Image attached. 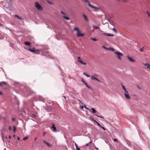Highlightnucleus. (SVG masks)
<instances>
[{
    "label": "nucleus",
    "instance_id": "1",
    "mask_svg": "<svg viewBox=\"0 0 150 150\" xmlns=\"http://www.w3.org/2000/svg\"><path fill=\"white\" fill-rule=\"evenodd\" d=\"M35 7L38 10L40 11H42L43 10L42 7L39 4L38 2H36L35 3Z\"/></svg>",
    "mask_w": 150,
    "mask_h": 150
},
{
    "label": "nucleus",
    "instance_id": "2",
    "mask_svg": "<svg viewBox=\"0 0 150 150\" xmlns=\"http://www.w3.org/2000/svg\"><path fill=\"white\" fill-rule=\"evenodd\" d=\"M114 53L117 55L116 57L119 60L121 59V57L123 56L122 54L117 51L115 52Z\"/></svg>",
    "mask_w": 150,
    "mask_h": 150
},
{
    "label": "nucleus",
    "instance_id": "3",
    "mask_svg": "<svg viewBox=\"0 0 150 150\" xmlns=\"http://www.w3.org/2000/svg\"><path fill=\"white\" fill-rule=\"evenodd\" d=\"M78 62H80V63H81V64H82L83 65H86V63L84 62L83 61H82L81 60L80 57H78Z\"/></svg>",
    "mask_w": 150,
    "mask_h": 150
},
{
    "label": "nucleus",
    "instance_id": "4",
    "mask_svg": "<svg viewBox=\"0 0 150 150\" xmlns=\"http://www.w3.org/2000/svg\"><path fill=\"white\" fill-rule=\"evenodd\" d=\"M124 95L125 98L128 100H129L131 98L129 94L128 93H125Z\"/></svg>",
    "mask_w": 150,
    "mask_h": 150
},
{
    "label": "nucleus",
    "instance_id": "5",
    "mask_svg": "<svg viewBox=\"0 0 150 150\" xmlns=\"http://www.w3.org/2000/svg\"><path fill=\"white\" fill-rule=\"evenodd\" d=\"M76 34L78 37H82L84 35V34L81 33L79 31L77 32Z\"/></svg>",
    "mask_w": 150,
    "mask_h": 150
},
{
    "label": "nucleus",
    "instance_id": "6",
    "mask_svg": "<svg viewBox=\"0 0 150 150\" xmlns=\"http://www.w3.org/2000/svg\"><path fill=\"white\" fill-rule=\"evenodd\" d=\"M52 126L51 127L52 128H53V129L52 131L54 132H57V129L56 127H55V125L54 124H52Z\"/></svg>",
    "mask_w": 150,
    "mask_h": 150
},
{
    "label": "nucleus",
    "instance_id": "7",
    "mask_svg": "<svg viewBox=\"0 0 150 150\" xmlns=\"http://www.w3.org/2000/svg\"><path fill=\"white\" fill-rule=\"evenodd\" d=\"M127 59L131 62H135V60L134 59H133L131 57H130L129 56H127Z\"/></svg>",
    "mask_w": 150,
    "mask_h": 150
},
{
    "label": "nucleus",
    "instance_id": "8",
    "mask_svg": "<svg viewBox=\"0 0 150 150\" xmlns=\"http://www.w3.org/2000/svg\"><path fill=\"white\" fill-rule=\"evenodd\" d=\"M43 142L45 144L47 145L49 147H51L52 146V145L48 143L47 142L43 140Z\"/></svg>",
    "mask_w": 150,
    "mask_h": 150
},
{
    "label": "nucleus",
    "instance_id": "9",
    "mask_svg": "<svg viewBox=\"0 0 150 150\" xmlns=\"http://www.w3.org/2000/svg\"><path fill=\"white\" fill-rule=\"evenodd\" d=\"M84 1L88 3V5L90 7H91V8H95V7L93 6H92L90 4L88 0H84Z\"/></svg>",
    "mask_w": 150,
    "mask_h": 150
},
{
    "label": "nucleus",
    "instance_id": "10",
    "mask_svg": "<svg viewBox=\"0 0 150 150\" xmlns=\"http://www.w3.org/2000/svg\"><path fill=\"white\" fill-rule=\"evenodd\" d=\"M103 35L106 36H113L114 35L113 34H111L108 33H103Z\"/></svg>",
    "mask_w": 150,
    "mask_h": 150
},
{
    "label": "nucleus",
    "instance_id": "11",
    "mask_svg": "<svg viewBox=\"0 0 150 150\" xmlns=\"http://www.w3.org/2000/svg\"><path fill=\"white\" fill-rule=\"evenodd\" d=\"M7 84L6 82L2 81L0 83V86H3L4 85H6Z\"/></svg>",
    "mask_w": 150,
    "mask_h": 150
},
{
    "label": "nucleus",
    "instance_id": "12",
    "mask_svg": "<svg viewBox=\"0 0 150 150\" xmlns=\"http://www.w3.org/2000/svg\"><path fill=\"white\" fill-rule=\"evenodd\" d=\"M91 110H92V111L91 112V113L94 114L95 113H96L97 112V111L94 108H91Z\"/></svg>",
    "mask_w": 150,
    "mask_h": 150
},
{
    "label": "nucleus",
    "instance_id": "13",
    "mask_svg": "<svg viewBox=\"0 0 150 150\" xmlns=\"http://www.w3.org/2000/svg\"><path fill=\"white\" fill-rule=\"evenodd\" d=\"M91 79H93V80H96L97 81H99V82H100V81L98 79H97L95 77L93 76H91Z\"/></svg>",
    "mask_w": 150,
    "mask_h": 150
},
{
    "label": "nucleus",
    "instance_id": "14",
    "mask_svg": "<svg viewBox=\"0 0 150 150\" xmlns=\"http://www.w3.org/2000/svg\"><path fill=\"white\" fill-rule=\"evenodd\" d=\"M40 51L39 50H35V52H34V53L38 54H39Z\"/></svg>",
    "mask_w": 150,
    "mask_h": 150
},
{
    "label": "nucleus",
    "instance_id": "15",
    "mask_svg": "<svg viewBox=\"0 0 150 150\" xmlns=\"http://www.w3.org/2000/svg\"><path fill=\"white\" fill-rule=\"evenodd\" d=\"M35 48H33V49H30L29 48V50L31 52H33L34 53V52H35Z\"/></svg>",
    "mask_w": 150,
    "mask_h": 150
},
{
    "label": "nucleus",
    "instance_id": "16",
    "mask_svg": "<svg viewBox=\"0 0 150 150\" xmlns=\"http://www.w3.org/2000/svg\"><path fill=\"white\" fill-rule=\"evenodd\" d=\"M14 17H17V18H18V19H19L20 20H23V19H22V18H21V17H20L18 15H15L14 16Z\"/></svg>",
    "mask_w": 150,
    "mask_h": 150
},
{
    "label": "nucleus",
    "instance_id": "17",
    "mask_svg": "<svg viewBox=\"0 0 150 150\" xmlns=\"http://www.w3.org/2000/svg\"><path fill=\"white\" fill-rule=\"evenodd\" d=\"M108 50H110V51H115V50L114 48H112V47H110L108 48Z\"/></svg>",
    "mask_w": 150,
    "mask_h": 150
},
{
    "label": "nucleus",
    "instance_id": "18",
    "mask_svg": "<svg viewBox=\"0 0 150 150\" xmlns=\"http://www.w3.org/2000/svg\"><path fill=\"white\" fill-rule=\"evenodd\" d=\"M25 44L27 45H30V42H24Z\"/></svg>",
    "mask_w": 150,
    "mask_h": 150
},
{
    "label": "nucleus",
    "instance_id": "19",
    "mask_svg": "<svg viewBox=\"0 0 150 150\" xmlns=\"http://www.w3.org/2000/svg\"><path fill=\"white\" fill-rule=\"evenodd\" d=\"M83 16L84 18L85 19L86 21H88V20L86 16L84 14H83Z\"/></svg>",
    "mask_w": 150,
    "mask_h": 150
},
{
    "label": "nucleus",
    "instance_id": "20",
    "mask_svg": "<svg viewBox=\"0 0 150 150\" xmlns=\"http://www.w3.org/2000/svg\"><path fill=\"white\" fill-rule=\"evenodd\" d=\"M94 115H96L97 117H100V118H102V119H104V117L102 116H100V115H98L95 114H94Z\"/></svg>",
    "mask_w": 150,
    "mask_h": 150
},
{
    "label": "nucleus",
    "instance_id": "21",
    "mask_svg": "<svg viewBox=\"0 0 150 150\" xmlns=\"http://www.w3.org/2000/svg\"><path fill=\"white\" fill-rule=\"evenodd\" d=\"M63 17L66 20H69L70 19V18L68 17L63 16Z\"/></svg>",
    "mask_w": 150,
    "mask_h": 150
},
{
    "label": "nucleus",
    "instance_id": "22",
    "mask_svg": "<svg viewBox=\"0 0 150 150\" xmlns=\"http://www.w3.org/2000/svg\"><path fill=\"white\" fill-rule=\"evenodd\" d=\"M83 74L84 75H85V76H87V77H90V76L87 74L86 73H85V72H84L83 73Z\"/></svg>",
    "mask_w": 150,
    "mask_h": 150
},
{
    "label": "nucleus",
    "instance_id": "23",
    "mask_svg": "<svg viewBox=\"0 0 150 150\" xmlns=\"http://www.w3.org/2000/svg\"><path fill=\"white\" fill-rule=\"evenodd\" d=\"M74 31L77 30V32H78V31H79V29L78 28H77V27L74 28Z\"/></svg>",
    "mask_w": 150,
    "mask_h": 150
},
{
    "label": "nucleus",
    "instance_id": "24",
    "mask_svg": "<svg viewBox=\"0 0 150 150\" xmlns=\"http://www.w3.org/2000/svg\"><path fill=\"white\" fill-rule=\"evenodd\" d=\"M92 141H91L90 142L86 144V145L87 146H89L91 144V143Z\"/></svg>",
    "mask_w": 150,
    "mask_h": 150
},
{
    "label": "nucleus",
    "instance_id": "25",
    "mask_svg": "<svg viewBox=\"0 0 150 150\" xmlns=\"http://www.w3.org/2000/svg\"><path fill=\"white\" fill-rule=\"evenodd\" d=\"M91 39L94 41H97V40L96 38H91Z\"/></svg>",
    "mask_w": 150,
    "mask_h": 150
},
{
    "label": "nucleus",
    "instance_id": "26",
    "mask_svg": "<svg viewBox=\"0 0 150 150\" xmlns=\"http://www.w3.org/2000/svg\"><path fill=\"white\" fill-rule=\"evenodd\" d=\"M95 122L97 123L98 125L100 127L101 126V125L98 122H96V121H95Z\"/></svg>",
    "mask_w": 150,
    "mask_h": 150
},
{
    "label": "nucleus",
    "instance_id": "27",
    "mask_svg": "<svg viewBox=\"0 0 150 150\" xmlns=\"http://www.w3.org/2000/svg\"><path fill=\"white\" fill-rule=\"evenodd\" d=\"M86 87L88 88L89 89H91V90H92V88H91V87H90V86H89L87 84H86Z\"/></svg>",
    "mask_w": 150,
    "mask_h": 150
},
{
    "label": "nucleus",
    "instance_id": "28",
    "mask_svg": "<svg viewBox=\"0 0 150 150\" xmlns=\"http://www.w3.org/2000/svg\"><path fill=\"white\" fill-rule=\"evenodd\" d=\"M144 48V47H143L142 48H141L140 49V51L141 52H142Z\"/></svg>",
    "mask_w": 150,
    "mask_h": 150
},
{
    "label": "nucleus",
    "instance_id": "29",
    "mask_svg": "<svg viewBox=\"0 0 150 150\" xmlns=\"http://www.w3.org/2000/svg\"><path fill=\"white\" fill-rule=\"evenodd\" d=\"M13 132H15L16 130V127L15 126H13Z\"/></svg>",
    "mask_w": 150,
    "mask_h": 150
},
{
    "label": "nucleus",
    "instance_id": "30",
    "mask_svg": "<svg viewBox=\"0 0 150 150\" xmlns=\"http://www.w3.org/2000/svg\"><path fill=\"white\" fill-rule=\"evenodd\" d=\"M121 85H122V88L123 89H125V86H123L122 84H121Z\"/></svg>",
    "mask_w": 150,
    "mask_h": 150
},
{
    "label": "nucleus",
    "instance_id": "31",
    "mask_svg": "<svg viewBox=\"0 0 150 150\" xmlns=\"http://www.w3.org/2000/svg\"><path fill=\"white\" fill-rule=\"evenodd\" d=\"M28 139V137H24L23 139V140H27V139Z\"/></svg>",
    "mask_w": 150,
    "mask_h": 150
},
{
    "label": "nucleus",
    "instance_id": "32",
    "mask_svg": "<svg viewBox=\"0 0 150 150\" xmlns=\"http://www.w3.org/2000/svg\"><path fill=\"white\" fill-rule=\"evenodd\" d=\"M2 139H3V141H4V134L3 133H2Z\"/></svg>",
    "mask_w": 150,
    "mask_h": 150
},
{
    "label": "nucleus",
    "instance_id": "33",
    "mask_svg": "<svg viewBox=\"0 0 150 150\" xmlns=\"http://www.w3.org/2000/svg\"><path fill=\"white\" fill-rule=\"evenodd\" d=\"M84 107L87 110H89V111H90V110L89 109V108H87V107H86V105H84Z\"/></svg>",
    "mask_w": 150,
    "mask_h": 150
},
{
    "label": "nucleus",
    "instance_id": "34",
    "mask_svg": "<svg viewBox=\"0 0 150 150\" xmlns=\"http://www.w3.org/2000/svg\"><path fill=\"white\" fill-rule=\"evenodd\" d=\"M61 13H62V14L64 15H66V14L64 12H63V11H61Z\"/></svg>",
    "mask_w": 150,
    "mask_h": 150
},
{
    "label": "nucleus",
    "instance_id": "35",
    "mask_svg": "<svg viewBox=\"0 0 150 150\" xmlns=\"http://www.w3.org/2000/svg\"><path fill=\"white\" fill-rule=\"evenodd\" d=\"M147 13L148 14V16L149 17H150V14L148 11L147 12Z\"/></svg>",
    "mask_w": 150,
    "mask_h": 150
},
{
    "label": "nucleus",
    "instance_id": "36",
    "mask_svg": "<svg viewBox=\"0 0 150 150\" xmlns=\"http://www.w3.org/2000/svg\"><path fill=\"white\" fill-rule=\"evenodd\" d=\"M147 65H148V66H147V67L148 69H150V65H149V64H148Z\"/></svg>",
    "mask_w": 150,
    "mask_h": 150
},
{
    "label": "nucleus",
    "instance_id": "37",
    "mask_svg": "<svg viewBox=\"0 0 150 150\" xmlns=\"http://www.w3.org/2000/svg\"><path fill=\"white\" fill-rule=\"evenodd\" d=\"M124 90H125V93H128V92L127 91L126 89V88L125 89H124Z\"/></svg>",
    "mask_w": 150,
    "mask_h": 150
},
{
    "label": "nucleus",
    "instance_id": "38",
    "mask_svg": "<svg viewBox=\"0 0 150 150\" xmlns=\"http://www.w3.org/2000/svg\"><path fill=\"white\" fill-rule=\"evenodd\" d=\"M94 28L96 29H98L99 28V27L97 26H95L94 27Z\"/></svg>",
    "mask_w": 150,
    "mask_h": 150
},
{
    "label": "nucleus",
    "instance_id": "39",
    "mask_svg": "<svg viewBox=\"0 0 150 150\" xmlns=\"http://www.w3.org/2000/svg\"><path fill=\"white\" fill-rule=\"evenodd\" d=\"M148 64H147V63H145L144 64V65H145V66H146L147 67L148 66Z\"/></svg>",
    "mask_w": 150,
    "mask_h": 150
},
{
    "label": "nucleus",
    "instance_id": "40",
    "mask_svg": "<svg viewBox=\"0 0 150 150\" xmlns=\"http://www.w3.org/2000/svg\"><path fill=\"white\" fill-rule=\"evenodd\" d=\"M100 127H101L104 130H105V128L102 126Z\"/></svg>",
    "mask_w": 150,
    "mask_h": 150
},
{
    "label": "nucleus",
    "instance_id": "41",
    "mask_svg": "<svg viewBox=\"0 0 150 150\" xmlns=\"http://www.w3.org/2000/svg\"><path fill=\"white\" fill-rule=\"evenodd\" d=\"M103 47V48H104V49H105L108 50V48H106V47Z\"/></svg>",
    "mask_w": 150,
    "mask_h": 150
},
{
    "label": "nucleus",
    "instance_id": "42",
    "mask_svg": "<svg viewBox=\"0 0 150 150\" xmlns=\"http://www.w3.org/2000/svg\"><path fill=\"white\" fill-rule=\"evenodd\" d=\"M3 36L1 35V33H0V39H1L2 38Z\"/></svg>",
    "mask_w": 150,
    "mask_h": 150
},
{
    "label": "nucleus",
    "instance_id": "43",
    "mask_svg": "<svg viewBox=\"0 0 150 150\" xmlns=\"http://www.w3.org/2000/svg\"><path fill=\"white\" fill-rule=\"evenodd\" d=\"M114 140L115 142H117L118 141L117 139H114Z\"/></svg>",
    "mask_w": 150,
    "mask_h": 150
},
{
    "label": "nucleus",
    "instance_id": "44",
    "mask_svg": "<svg viewBox=\"0 0 150 150\" xmlns=\"http://www.w3.org/2000/svg\"><path fill=\"white\" fill-rule=\"evenodd\" d=\"M48 3H49L50 4H53V3L52 2H50V1H48Z\"/></svg>",
    "mask_w": 150,
    "mask_h": 150
},
{
    "label": "nucleus",
    "instance_id": "45",
    "mask_svg": "<svg viewBox=\"0 0 150 150\" xmlns=\"http://www.w3.org/2000/svg\"><path fill=\"white\" fill-rule=\"evenodd\" d=\"M12 120L13 121H15V119L14 118H13L12 119Z\"/></svg>",
    "mask_w": 150,
    "mask_h": 150
},
{
    "label": "nucleus",
    "instance_id": "46",
    "mask_svg": "<svg viewBox=\"0 0 150 150\" xmlns=\"http://www.w3.org/2000/svg\"><path fill=\"white\" fill-rule=\"evenodd\" d=\"M113 30L114 31L116 32V30L115 28H113Z\"/></svg>",
    "mask_w": 150,
    "mask_h": 150
},
{
    "label": "nucleus",
    "instance_id": "47",
    "mask_svg": "<svg viewBox=\"0 0 150 150\" xmlns=\"http://www.w3.org/2000/svg\"><path fill=\"white\" fill-rule=\"evenodd\" d=\"M46 133V132H44L43 133V136H44L45 135Z\"/></svg>",
    "mask_w": 150,
    "mask_h": 150
},
{
    "label": "nucleus",
    "instance_id": "48",
    "mask_svg": "<svg viewBox=\"0 0 150 150\" xmlns=\"http://www.w3.org/2000/svg\"><path fill=\"white\" fill-rule=\"evenodd\" d=\"M78 100L79 101V102H81V103L82 104H83V103H82L81 101L80 100H79V99H78Z\"/></svg>",
    "mask_w": 150,
    "mask_h": 150
},
{
    "label": "nucleus",
    "instance_id": "49",
    "mask_svg": "<svg viewBox=\"0 0 150 150\" xmlns=\"http://www.w3.org/2000/svg\"><path fill=\"white\" fill-rule=\"evenodd\" d=\"M75 146H76V149H77V147H78V146H77V144L75 143Z\"/></svg>",
    "mask_w": 150,
    "mask_h": 150
},
{
    "label": "nucleus",
    "instance_id": "50",
    "mask_svg": "<svg viewBox=\"0 0 150 150\" xmlns=\"http://www.w3.org/2000/svg\"><path fill=\"white\" fill-rule=\"evenodd\" d=\"M76 149L77 150H80V149L79 148V147H77V149Z\"/></svg>",
    "mask_w": 150,
    "mask_h": 150
},
{
    "label": "nucleus",
    "instance_id": "51",
    "mask_svg": "<svg viewBox=\"0 0 150 150\" xmlns=\"http://www.w3.org/2000/svg\"><path fill=\"white\" fill-rule=\"evenodd\" d=\"M80 106L81 108V109H83V106L82 105V106Z\"/></svg>",
    "mask_w": 150,
    "mask_h": 150
},
{
    "label": "nucleus",
    "instance_id": "52",
    "mask_svg": "<svg viewBox=\"0 0 150 150\" xmlns=\"http://www.w3.org/2000/svg\"><path fill=\"white\" fill-rule=\"evenodd\" d=\"M17 139L18 140H20V138L19 137H17Z\"/></svg>",
    "mask_w": 150,
    "mask_h": 150
},
{
    "label": "nucleus",
    "instance_id": "53",
    "mask_svg": "<svg viewBox=\"0 0 150 150\" xmlns=\"http://www.w3.org/2000/svg\"><path fill=\"white\" fill-rule=\"evenodd\" d=\"M11 127H9V130H11Z\"/></svg>",
    "mask_w": 150,
    "mask_h": 150
},
{
    "label": "nucleus",
    "instance_id": "54",
    "mask_svg": "<svg viewBox=\"0 0 150 150\" xmlns=\"http://www.w3.org/2000/svg\"><path fill=\"white\" fill-rule=\"evenodd\" d=\"M81 81L84 83L85 82L83 80H81Z\"/></svg>",
    "mask_w": 150,
    "mask_h": 150
},
{
    "label": "nucleus",
    "instance_id": "55",
    "mask_svg": "<svg viewBox=\"0 0 150 150\" xmlns=\"http://www.w3.org/2000/svg\"><path fill=\"white\" fill-rule=\"evenodd\" d=\"M8 138L9 139H11V136L10 135H9L8 136Z\"/></svg>",
    "mask_w": 150,
    "mask_h": 150
},
{
    "label": "nucleus",
    "instance_id": "56",
    "mask_svg": "<svg viewBox=\"0 0 150 150\" xmlns=\"http://www.w3.org/2000/svg\"><path fill=\"white\" fill-rule=\"evenodd\" d=\"M2 93L1 92V91H0V95H2Z\"/></svg>",
    "mask_w": 150,
    "mask_h": 150
},
{
    "label": "nucleus",
    "instance_id": "57",
    "mask_svg": "<svg viewBox=\"0 0 150 150\" xmlns=\"http://www.w3.org/2000/svg\"><path fill=\"white\" fill-rule=\"evenodd\" d=\"M84 84L86 85V84H87L85 82V83H84Z\"/></svg>",
    "mask_w": 150,
    "mask_h": 150
},
{
    "label": "nucleus",
    "instance_id": "58",
    "mask_svg": "<svg viewBox=\"0 0 150 150\" xmlns=\"http://www.w3.org/2000/svg\"><path fill=\"white\" fill-rule=\"evenodd\" d=\"M37 137H36V138H35V140H37Z\"/></svg>",
    "mask_w": 150,
    "mask_h": 150
},
{
    "label": "nucleus",
    "instance_id": "59",
    "mask_svg": "<svg viewBox=\"0 0 150 150\" xmlns=\"http://www.w3.org/2000/svg\"><path fill=\"white\" fill-rule=\"evenodd\" d=\"M63 97H64V98H65V99H66V97L65 96H63Z\"/></svg>",
    "mask_w": 150,
    "mask_h": 150
},
{
    "label": "nucleus",
    "instance_id": "60",
    "mask_svg": "<svg viewBox=\"0 0 150 150\" xmlns=\"http://www.w3.org/2000/svg\"><path fill=\"white\" fill-rule=\"evenodd\" d=\"M5 138L6 139H7V136H6L5 137Z\"/></svg>",
    "mask_w": 150,
    "mask_h": 150
},
{
    "label": "nucleus",
    "instance_id": "61",
    "mask_svg": "<svg viewBox=\"0 0 150 150\" xmlns=\"http://www.w3.org/2000/svg\"><path fill=\"white\" fill-rule=\"evenodd\" d=\"M94 76H97V75H96V74H95V75H94Z\"/></svg>",
    "mask_w": 150,
    "mask_h": 150
},
{
    "label": "nucleus",
    "instance_id": "62",
    "mask_svg": "<svg viewBox=\"0 0 150 150\" xmlns=\"http://www.w3.org/2000/svg\"><path fill=\"white\" fill-rule=\"evenodd\" d=\"M98 115H100V113H98Z\"/></svg>",
    "mask_w": 150,
    "mask_h": 150
},
{
    "label": "nucleus",
    "instance_id": "63",
    "mask_svg": "<svg viewBox=\"0 0 150 150\" xmlns=\"http://www.w3.org/2000/svg\"><path fill=\"white\" fill-rule=\"evenodd\" d=\"M95 148H96V149H98V148H96V147Z\"/></svg>",
    "mask_w": 150,
    "mask_h": 150
}]
</instances>
